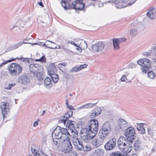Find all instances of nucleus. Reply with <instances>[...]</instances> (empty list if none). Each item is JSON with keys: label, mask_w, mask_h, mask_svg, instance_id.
I'll list each match as a JSON object with an SVG mask.
<instances>
[{"label": "nucleus", "mask_w": 156, "mask_h": 156, "mask_svg": "<svg viewBox=\"0 0 156 156\" xmlns=\"http://www.w3.org/2000/svg\"><path fill=\"white\" fill-rule=\"evenodd\" d=\"M70 135L67 129L57 126L52 133L53 142L56 145H64L62 151L69 153L72 150L73 147L70 141Z\"/></svg>", "instance_id": "1"}, {"label": "nucleus", "mask_w": 156, "mask_h": 156, "mask_svg": "<svg viewBox=\"0 0 156 156\" xmlns=\"http://www.w3.org/2000/svg\"><path fill=\"white\" fill-rule=\"evenodd\" d=\"M98 125H88L86 128H83L80 131V136L85 142H89L94 138L97 133Z\"/></svg>", "instance_id": "2"}, {"label": "nucleus", "mask_w": 156, "mask_h": 156, "mask_svg": "<svg viewBox=\"0 0 156 156\" xmlns=\"http://www.w3.org/2000/svg\"><path fill=\"white\" fill-rule=\"evenodd\" d=\"M83 0H72L68 2L66 1L63 0L61 1V5L66 10L69 9H75L83 10L85 7V3Z\"/></svg>", "instance_id": "3"}, {"label": "nucleus", "mask_w": 156, "mask_h": 156, "mask_svg": "<svg viewBox=\"0 0 156 156\" xmlns=\"http://www.w3.org/2000/svg\"><path fill=\"white\" fill-rule=\"evenodd\" d=\"M129 142L125 138L120 137L118 140L119 149L124 153L130 152L132 149L133 147L131 143Z\"/></svg>", "instance_id": "4"}, {"label": "nucleus", "mask_w": 156, "mask_h": 156, "mask_svg": "<svg viewBox=\"0 0 156 156\" xmlns=\"http://www.w3.org/2000/svg\"><path fill=\"white\" fill-rule=\"evenodd\" d=\"M111 131V125L110 122H106L102 126L101 129L99 132V137L102 142L106 139L107 136L110 133Z\"/></svg>", "instance_id": "5"}, {"label": "nucleus", "mask_w": 156, "mask_h": 156, "mask_svg": "<svg viewBox=\"0 0 156 156\" xmlns=\"http://www.w3.org/2000/svg\"><path fill=\"white\" fill-rule=\"evenodd\" d=\"M10 74L13 76L19 75L22 71V67L20 64L16 63H12L8 66Z\"/></svg>", "instance_id": "6"}, {"label": "nucleus", "mask_w": 156, "mask_h": 156, "mask_svg": "<svg viewBox=\"0 0 156 156\" xmlns=\"http://www.w3.org/2000/svg\"><path fill=\"white\" fill-rule=\"evenodd\" d=\"M127 140L132 143L135 140L136 133L135 129L132 126L128 127L124 133Z\"/></svg>", "instance_id": "7"}, {"label": "nucleus", "mask_w": 156, "mask_h": 156, "mask_svg": "<svg viewBox=\"0 0 156 156\" xmlns=\"http://www.w3.org/2000/svg\"><path fill=\"white\" fill-rule=\"evenodd\" d=\"M150 62L149 60L147 58H142L137 61V63L142 66V72L145 73H146L149 69Z\"/></svg>", "instance_id": "8"}, {"label": "nucleus", "mask_w": 156, "mask_h": 156, "mask_svg": "<svg viewBox=\"0 0 156 156\" xmlns=\"http://www.w3.org/2000/svg\"><path fill=\"white\" fill-rule=\"evenodd\" d=\"M105 46L102 42H98L92 45L90 50L94 53L100 52L104 49Z\"/></svg>", "instance_id": "9"}, {"label": "nucleus", "mask_w": 156, "mask_h": 156, "mask_svg": "<svg viewBox=\"0 0 156 156\" xmlns=\"http://www.w3.org/2000/svg\"><path fill=\"white\" fill-rule=\"evenodd\" d=\"M0 107L3 118H4L7 116V115H8L10 113V107L9 103L8 102H2L1 103Z\"/></svg>", "instance_id": "10"}, {"label": "nucleus", "mask_w": 156, "mask_h": 156, "mask_svg": "<svg viewBox=\"0 0 156 156\" xmlns=\"http://www.w3.org/2000/svg\"><path fill=\"white\" fill-rule=\"evenodd\" d=\"M127 122L123 119H119L118 121V124L115 127V130L117 132L122 131L127 126Z\"/></svg>", "instance_id": "11"}, {"label": "nucleus", "mask_w": 156, "mask_h": 156, "mask_svg": "<svg viewBox=\"0 0 156 156\" xmlns=\"http://www.w3.org/2000/svg\"><path fill=\"white\" fill-rule=\"evenodd\" d=\"M116 140L113 138L109 140L105 146V148L106 151H109L114 149L116 147Z\"/></svg>", "instance_id": "12"}, {"label": "nucleus", "mask_w": 156, "mask_h": 156, "mask_svg": "<svg viewBox=\"0 0 156 156\" xmlns=\"http://www.w3.org/2000/svg\"><path fill=\"white\" fill-rule=\"evenodd\" d=\"M76 123L74 121L71 120H68L67 122L66 126L67 128L69 131H70L71 133H74L75 134H77V132L75 129V125Z\"/></svg>", "instance_id": "13"}, {"label": "nucleus", "mask_w": 156, "mask_h": 156, "mask_svg": "<svg viewBox=\"0 0 156 156\" xmlns=\"http://www.w3.org/2000/svg\"><path fill=\"white\" fill-rule=\"evenodd\" d=\"M42 66L37 64H31L29 66L30 71L32 73V75L35 73L42 69Z\"/></svg>", "instance_id": "14"}, {"label": "nucleus", "mask_w": 156, "mask_h": 156, "mask_svg": "<svg viewBox=\"0 0 156 156\" xmlns=\"http://www.w3.org/2000/svg\"><path fill=\"white\" fill-rule=\"evenodd\" d=\"M18 82L20 83L25 85L30 82L29 77L26 75H22L18 78Z\"/></svg>", "instance_id": "15"}, {"label": "nucleus", "mask_w": 156, "mask_h": 156, "mask_svg": "<svg viewBox=\"0 0 156 156\" xmlns=\"http://www.w3.org/2000/svg\"><path fill=\"white\" fill-rule=\"evenodd\" d=\"M53 71H48V73L51 78V80L54 83H56L58 80V76Z\"/></svg>", "instance_id": "16"}, {"label": "nucleus", "mask_w": 156, "mask_h": 156, "mask_svg": "<svg viewBox=\"0 0 156 156\" xmlns=\"http://www.w3.org/2000/svg\"><path fill=\"white\" fill-rule=\"evenodd\" d=\"M144 124L143 123H136V125L137 131L141 134H144L145 132V129L143 126Z\"/></svg>", "instance_id": "17"}, {"label": "nucleus", "mask_w": 156, "mask_h": 156, "mask_svg": "<svg viewBox=\"0 0 156 156\" xmlns=\"http://www.w3.org/2000/svg\"><path fill=\"white\" fill-rule=\"evenodd\" d=\"M147 15L150 19H154L156 17V9H149Z\"/></svg>", "instance_id": "18"}, {"label": "nucleus", "mask_w": 156, "mask_h": 156, "mask_svg": "<svg viewBox=\"0 0 156 156\" xmlns=\"http://www.w3.org/2000/svg\"><path fill=\"white\" fill-rule=\"evenodd\" d=\"M53 81L48 77H47L44 80V86L47 87H51L52 86Z\"/></svg>", "instance_id": "19"}, {"label": "nucleus", "mask_w": 156, "mask_h": 156, "mask_svg": "<svg viewBox=\"0 0 156 156\" xmlns=\"http://www.w3.org/2000/svg\"><path fill=\"white\" fill-rule=\"evenodd\" d=\"M74 145L76 149L78 151H82L84 148L82 141L81 140H78V143L75 142Z\"/></svg>", "instance_id": "20"}, {"label": "nucleus", "mask_w": 156, "mask_h": 156, "mask_svg": "<svg viewBox=\"0 0 156 156\" xmlns=\"http://www.w3.org/2000/svg\"><path fill=\"white\" fill-rule=\"evenodd\" d=\"M142 147L141 142L138 140H136L134 143L133 148L135 151H139L140 150Z\"/></svg>", "instance_id": "21"}, {"label": "nucleus", "mask_w": 156, "mask_h": 156, "mask_svg": "<svg viewBox=\"0 0 156 156\" xmlns=\"http://www.w3.org/2000/svg\"><path fill=\"white\" fill-rule=\"evenodd\" d=\"M33 75L35 80L41 82L43 81L44 78L43 76V74L40 72H37L36 74H34Z\"/></svg>", "instance_id": "22"}, {"label": "nucleus", "mask_w": 156, "mask_h": 156, "mask_svg": "<svg viewBox=\"0 0 156 156\" xmlns=\"http://www.w3.org/2000/svg\"><path fill=\"white\" fill-rule=\"evenodd\" d=\"M25 22L21 20H19L16 23V27L19 29V30H21L22 28L24 27Z\"/></svg>", "instance_id": "23"}, {"label": "nucleus", "mask_w": 156, "mask_h": 156, "mask_svg": "<svg viewBox=\"0 0 156 156\" xmlns=\"http://www.w3.org/2000/svg\"><path fill=\"white\" fill-rule=\"evenodd\" d=\"M96 104V103L93 104L91 103H89L87 104L79 107L78 108V110H79L80 109H87L89 108H91Z\"/></svg>", "instance_id": "24"}, {"label": "nucleus", "mask_w": 156, "mask_h": 156, "mask_svg": "<svg viewBox=\"0 0 156 156\" xmlns=\"http://www.w3.org/2000/svg\"><path fill=\"white\" fill-rule=\"evenodd\" d=\"M91 144L94 148L97 147L101 144L98 139L96 138L92 140Z\"/></svg>", "instance_id": "25"}, {"label": "nucleus", "mask_w": 156, "mask_h": 156, "mask_svg": "<svg viewBox=\"0 0 156 156\" xmlns=\"http://www.w3.org/2000/svg\"><path fill=\"white\" fill-rule=\"evenodd\" d=\"M95 152L97 156H102L104 154V150L102 149H97Z\"/></svg>", "instance_id": "26"}, {"label": "nucleus", "mask_w": 156, "mask_h": 156, "mask_svg": "<svg viewBox=\"0 0 156 156\" xmlns=\"http://www.w3.org/2000/svg\"><path fill=\"white\" fill-rule=\"evenodd\" d=\"M24 41L20 42L17 43L11 46V49L13 50L18 48L19 47L21 46L23 44H25Z\"/></svg>", "instance_id": "27"}, {"label": "nucleus", "mask_w": 156, "mask_h": 156, "mask_svg": "<svg viewBox=\"0 0 156 156\" xmlns=\"http://www.w3.org/2000/svg\"><path fill=\"white\" fill-rule=\"evenodd\" d=\"M68 120H69L67 117V116L66 117V115H64L59 120V122L63 123L64 126H65L66 124V121H68Z\"/></svg>", "instance_id": "28"}, {"label": "nucleus", "mask_w": 156, "mask_h": 156, "mask_svg": "<svg viewBox=\"0 0 156 156\" xmlns=\"http://www.w3.org/2000/svg\"><path fill=\"white\" fill-rule=\"evenodd\" d=\"M113 47L115 50H118L120 48V44L114 38L113 39Z\"/></svg>", "instance_id": "29"}, {"label": "nucleus", "mask_w": 156, "mask_h": 156, "mask_svg": "<svg viewBox=\"0 0 156 156\" xmlns=\"http://www.w3.org/2000/svg\"><path fill=\"white\" fill-rule=\"evenodd\" d=\"M129 32V35L132 37H135L137 33V31L136 29L133 28L130 30Z\"/></svg>", "instance_id": "30"}, {"label": "nucleus", "mask_w": 156, "mask_h": 156, "mask_svg": "<svg viewBox=\"0 0 156 156\" xmlns=\"http://www.w3.org/2000/svg\"><path fill=\"white\" fill-rule=\"evenodd\" d=\"M126 155H125L124 154H122L121 152L120 151H117L113 152L110 154V156H127V154H126Z\"/></svg>", "instance_id": "31"}, {"label": "nucleus", "mask_w": 156, "mask_h": 156, "mask_svg": "<svg viewBox=\"0 0 156 156\" xmlns=\"http://www.w3.org/2000/svg\"><path fill=\"white\" fill-rule=\"evenodd\" d=\"M101 110L100 108H98L95 109L93 111L95 113V114L97 116H98L100 115L101 113Z\"/></svg>", "instance_id": "32"}, {"label": "nucleus", "mask_w": 156, "mask_h": 156, "mask_svg": "<svg viewBox=\"0 0 156 156\" xmlns=\"http://www.w3.org/2000/svg\"><path fill=\"white\" fill-rule=\"evenodd\" d=\"M31 150L33 154H34L35 156H38L40 155V151H37L35 149H33L32 147H31Z\"/></svg>", "instance_id": "33"}, {"label": "nucleus", "mask_w": 156, "mask_h": 156, "mask_svg": "<svg viewBox=\"0 0 156 156\" xmlns=\"http://www.w3.org/2000/svg\"><path fill=\"white\" fill-rule=\"evenodd\" d=\"M98 124V120L96 119H92L90 120V121L88 123V125H93Z\"/></svg>", "instance_id": "34"}, {"label": "nucleus", "mask_w": 156, "mask_h": 156, "mask_svg": "<svg viewBox=\"0 0 156 156\" xmlns=\"http://www.w3.org/2000/svg\"><path fill=\"white\" fill-rule=\"evenodd\" d=\"M117 42L120 44L121 43L125 42L126 39L124 38H114Z\"/></svg>", "instance_id": "35"}, {"label": "nucleus", "mask_w": 156, "mask_h": 156, "mask_svg": "<svg viewBox=\"0 0 156 156\" xmlns=\"http://www.w3.org/2000/svg\"><path fill=\"white\" fill-rule=\"evenodd\" d=\"M69 101L68 99L66 100V106L70 110H74L75 109V108H74L73 107L72 105H69Z\"/></svg>", "instance_id": "36"}, {"label": "nucleus", "mask_w": 156, "mask_h": 156, "mask_svg": "<svg viewBox=\"0 0 156 156\" xmlns=\"http://www.w3.org/2000/svg\"><path fill=\"white\" fill-rule=\"evenodd\" d=\"M148 76L151 79L154 78L155 76V74L152 71L149 72L148 73Z\"/></svg>", "instance_id": "37"}, {"label": "nucleus", "mask_w": 156, "mask_h": 156, "mask_svg": "<svg viewBox=\"0 0 156 156\" xmlns=\"http://www.w3.org/2000/svg\"><path fill=\"white\" fill-rule=\"evenodd\" d=\"M49 67L50 69H49L48 71H53V72H54L56 69L55 66V64L54 63H51Z\"/></svg>", "instance_id": "38"}, {"label": "nucleus", "mask_w": 156, "mask_h": 156, "mask_svg": "<svg viewBox=\"0 0 156 156\" xmlns=\"http://www.w3.org/2000/svg\"><path fill=\"white\" fill-rule=\"evenodd\" d=\"M50 43H51V44L53 43L54 44H55L54 42H53L49 40H47V41H46L45 43L44 44H43V46H46V47L47 48H49L48 47H50V46H49V44H50Z\"/></svg>", "instance_id": "39"}, {"label": "nucleus", "mask_w": 156, "mask_h": 156, "mask_svg": "<svg viewBox=\"0 0 156 156\" xmlns=\"http://www.w3.org/2000/svg\"><path fill=\"white\" fill-rule=\"evenodd\" d=\"M73 111L71 110H70L68 111L67 112V113H66L65 115H66V116H67V118H70L71 116H72L73 115Z\"/></svg>", "instance_id": "40"}, {"label": "nucleus", "mask_w": 156, "mask_h": 156, "mask_svg": "<svg viewBox=\"0 0 156 156\" xmlns=\"http://www.w3.org/2000/svg\"><path fill=\"white\" fill-rule=\"evenodd\" d=\"M16 58H14V59H10L9 60H8L6 61V62H3L1 64H0V68L2 67V66L4 65L7 63L10 62H12L13 61H14L15 60V59H16Z\"/></svg>", "instance_id": "41"}, {"label": "nucleus", "mask_w": 156, "mask_h": 156, "mask_svg": "<svg viewBox=\"0 0 156 156\" xmlns=\"http://www.w3.org/2000/svg\"><path fill=\"white\" fill-rule=\"evenodd\" d=\"M48 47L49 48L53 49L61 48L63 49L64 50V49H65L64 45H62V46H60L58 45V48H57V46L53 47Z\"/></svg>", "instance_id": "42"}, {"label": "nucleus", "mask_w": 156, "mask_h": 156, "mask_svg": "<svg viewBox=\"0 0 156 156\" xmlns=\"http://www.w3.org/2000/svg\"><path fill=\"white\" fill-rule=\"evenodd\" d=\"M81 45L83 49L86 48L87 47V44L85 41H83V42L81 43Z\"/></svg>", "instance_id": "43"}, {"label": "nucleus", "mask_w": 156, "mask_h": 156, "mask_svg": "<svg viewBox=\"0 0 156 156\" xmlns=\"http://www.w3.org/2000/svg\"><path fill=\"white\" fill-rule=\"evenodd\" d=\"M79 71V68L75 66L72 68L70 71V72H76Z\"/></svg>", "instance_id": "44"}, {"label": "nucleus", "mask_w": 156, "mask_h": 156, "mask_svg": "<svg viewBox=\"0 0 156 156\" xmlns=\"http://www.w3.org/2000/svg\"><path fill=\"white\" fill-rule=\"evenodd\" d=\"M152 54V53L150 51L144 52L143 53V54L144 55L147 57L148 56H150Z\"/></svg>", "instance_id": "45"}, {"label": "nucleus", "mask_w": 156, "mask_h": 156, "mask_svg": "<svg viewBox=\"0 0 156 156\" xmlns=\"http://www.w3.org/2000/svg\"><path fill=\"white\" fill-rule=\"evenodd\" d=\"M40 62L45 63L46 62V59L44 56H43L41 58L39 59Z\"/></svg>", "instance_id": "46"}, {"label": "nucleus", "mask_w": 156, "mask_h": 156, "mask_svg": "<svg viewBox=\"0 0 156 156\" xmlns=\"http://www.w3.org/2000/svg\"><path fill=\"white\" fill-rule=\"evenodd\" d=\"M87 65L86 64H84L81 65L78 67L79 71L81 69L86 68L87 67Z\"/></svg>", "instance_id": "47"}, {"label": "nucleus", "mask_w": 156, "mask_h": 156, "mask_svg": "<svg viewBox=\"0 0 156 156\" xmlns=\"http://www.w3.org/2000/svg\"><path fill=\"white\" fill-rule=\"evenodd\" d=\"M126 80H127L126 79V77L125 75H123L122 76L121 78V80L122 82H124L126 81Z\"/></svg>", "instance_id": "48"}, {"label": "nucleus", "mask_w": 156, "mask_h": 156, "mask_svg": "<svg viewBox=\"0 0 156 156\" xmlns=\"http://www.w3.org/2000/svg\"><path fill=\"white\" fill-rule=\"evenodd\" d=\"M68 43L69 44H71L75 46L79 47V46L77 44H76L74 42L72 41H69Z\"/></svg>", "instance_id": "49"}, {"label": "nucleus", "mask_w": 156, "mask_h": 156, "mask_svg": "<svg viewBox=\"0 0 156 156\" xmlns=\"http://www.w3.org/2000/svg\"><path fill=\"white\" fill-rule=\"evenodd\" d=\"M67 63L66 62H64L63 63H60L58 64V66H67Z\"/></svg>", "instance_id": "50"}, {"label": "nucleus", "mask_w": 156, "mask_h": 156, "mask_svg": "<svg viewBox=\"0 0 156 156\" xmlns=\"http://www.w3.org/2000/svg\"><path fill=\"white\" fill-rule=\"evenodd\" d=\"M96 116H97V115L95 114V113L93 112L91 113L90 115V117L91 118H94Z\"/></svg>", "instance_id": "51"}, {"label": "nucleus", "mask_w": 156, "mask_h": 156, "mask_svg": "<svg viewBox=\"0 0 156 156\" xmlns=\"http://www.w3.org/2000/svg\"><path fill=\"white\" fill-rule=\"evenodd\" d=\"M65 52H66V53H70L71 52H72V51L69 50L68 49H66L65 48V49H64V50H63Z\"/></svg>", "instance_id": "52"}, {"label": "nucleus", "mask_w": 156, "mask_h": 156, "mask_svg": "<svg viewBox=\"0 0 156 156\" xmlns=\"http://www.w3.org/2000/svg\"><path fill=\"white\" fill-rule=\"evenodd\" d=\"M152 49L155 51H156V44H154L152 47Z\"/></svg>", "instance_id": "53"}, {"label": "nucleus", "mask_w": 156, "mask_h": 156, "mask_svg": "<svg viewBox=\"0 0 156 156\" xmlns=\"http://www.w3.org/2000/svg\"><path fill=\"white\" fill-rule=\"evenodd\" d=\"M38 156H48L47 155L44 154L43 152H41V151H40V155Z\"/></svg>", "instance_id": "54"}, {"label": "nucleus", "mask_w": 156, "mask_h": 156, "mask_svg": "<svg viewBox=\"0 0 156 156\" xmlns=\"http://www.w3.org/2000/svg\"><path fill=\"white\" fill-rule=\"evenodd\" d=\"M147 132L149 134L151 135L152 133V130L151 129H147Z\"/></svg>", "instance_id": "55"}, {"label": "nucleus", "mask_w": 156, "mask_h": 156, "mask_svg": "<svg viewBox=\"0 0 156 156\" xmlns=\"http://www.w3.org/2000/svg\"><path fill=\"white\" fill-rule=\"evenodd\" d=\"M86 147L87 148V150L89 151L91 149V148L90 145H87L86 146Z\"/></svg>", "instance_id": "56"}, {"label": "nucleus", "mask_w": 156, "mask_h": 156, "mask_svg": "<svg viewBox=\"0 0 156 156\" xmlns=\"http://www.w3.org/2000/svg\"><path fill=\"white\" fill-rule=\"evenodd\" d=\"M38 124V123L37 122V121H36L35 122H34V123L33 124V126L34 127H36V126H37Z\"/></svg>", "instance_id": "57"}, {"label": "nucleus", "mask_w": 156, "mask_h": 156, "mask_svg": "<svg viewBox=\"0 0 156 156\" xmlns=\"http://www.w3.org/2000/svg\"><path fill=\"white\" fill-rule=\"evenodd\" d=\"M28 58H21V60H23V62L25 61H27V62H29V61L28 60Z\"/></svg>", "instance_id": "58"}, {"label": "nucleus", "mask_w": 156, "mask_h": 156, "mask_svg": "<svg viewBox=\"0 0 156 156\" xmlns=\"http://www.w3.org/2000/svg\"><path fill=\"white\" fill-rule=\"evenodd\" d=\"M38 3L40 6L42 7H44V6L43 5V4L42 2H38Z\"/></svg>", "instance_id": "59"}, {"label": "nucleus", "mask_w": 156, "mask_h": 156, "mask_svg": "<svg viewBox=\"0 0 156 156\" xmlns=\"http://www.w3.org/2000/svg\"><path fill=\"white\" fill-rule=\"evenodd\" d=\"M5 88L7 90H10L11 89V87L10 86H9V84L8 86L7 87H5Z\"/></svg>", "instance_id": "60"}, {"label": "nucleus", "mask_w": 156, "mask_h": 156, "mask_svg": "<svg viewBox=\"0 0 156 156\" xmlns=\"http://www.w3.org/2000/svg\"><path fill=\"white\" fill-rule=\"evenodd\" d=\"M16 24L15 25V26L13 28V29H14L15 30H16L17 31H18L20 30H19V29H18V28L16 27Z\"/></svg>", "instance_id": "61"}, {"label": "nucleus", "mask_w": 156, "mask_h": 156, "mask_svg": "<svg viewBox=\"0 0 156 156\" xmlns=\"http://www.w3.org/2000/svg\"><path fill=\"white\" fill-rule=\"evenodd\" d=\"M78 47L79 48H76V49L78 50H79L80 51V53L82 51L81 48H79V47Z\"/></svg>", "instance_id": "62"}, {"label": "nucleus", "mask_w": 156, "mask_h": 156, "mask_svg": "<svg viewBox=\"0 0 156 156\" xmlns=\"http://www.w3.org/2000/svg\"><path fill=\"white\" fill-rule=\"evenodd\" d=\"M9 84V86H10L11 87H13L16 85V84L15 83H12L11 84Z\"/></svg>", "instance_id": "63"}, {"label": "nucleus", "mask_w": 156, "mask_h": 156, "mask_svg": "<svg viewBox=\"0 0 156 156\" xmlns=\"http://www.w3.org/2000/svg\"><path fill=\"white\" fill-rule=\"evenodd\" d=\"M43 44H44V43H43V42H40L39 43V44H39V45H42L43 46Z\"/></svg>", "instance_id": "64"}]
</instances>
